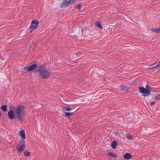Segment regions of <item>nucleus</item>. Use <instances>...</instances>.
Masks as SVG:
<instances>
[{
	"mask_svg": "<svg viewBox=\"0 0 160 160\" xmlns=\"http://www.w3.org/2000/svg\"><path fill=\"white\" fill-rule=\"evenodd\" d=\"M26 115L25 109L23 105H20L16 108L14 112L13 110H11L8 113V116L11 120L14 119L17 121L23 120Z\"/></svg>",
	"mask_w": 160,
	"mask_h": 160,
	"instance_id": "f257e3e1",
	"label": "nucleus"
},
{
	"mask_svg": "<svg viewBox=\"0 0 160 160\" xmlns=\"http://www.w3.org/2000/svg\"><path fill=\"white\" fill-rule=\"evenodd\" d=\"M37 71L40 76L42 78L47 79L50 77L51 71L49 68H47L46 65H42L38 67Z\"/></svg>",
	"mask_w": 160,
	"mask_h": 160,
	"instance_id": "f03ea898",
	"label": "nucleus"
},
{
	"mask_svg": "<svg viewBox=\"0 0 160 160\" xmlns=\"http://www.w3.org/2000/svg\"><path fill=\"white\" fill-rule=\"evenodd\" d=\"M138 89L140 92L143 94V96L147 97L150 95L152 89L151 87L148 85H146V88L143 87H139Z\"/></svg>",
	"mask_w": 160,
	"mask_h": 160,
	"instance_id": "7ed1b4c3",
	"label": "nucleus"
},
{
	"mask_svg": "<svg viewBox=\"0 0 160 160\" xmlns=\"http://www.w3.org/2000/svg\"><path fill=\"white\" fill-rule=\"evenodd\" d=\"M39 24V21L36 19L33 20L31 22V25L30 27L31 30L30 31L31 32L32 30L36 29L38 27Z\"/></svg>",
	"mask_w": 160,
	"mask_h": 160,
	"instance_id": "20e7f679",
	"label": "nucleus"
},
{
	"mask_svg": "<svg viewBox=\"0 0 160 160\" xmlns=\"http://www.w3.org/2000/svg\"><path fill=\"white\" fill-rule=\"evenodd\" d=\"M62 109L65 112V116L66 117L69 118L73 114V112H67L70 111L72 110L69 107H63Z\"/></svg>",
	"mask_w": 160,
	"mask_h": 160,
	"instance_id": "39448f33",
	"label": "nucleus"
},
{
	"mask_svg": "<svg viewBox=\"0 0 160 160\" xmlns=\"http://www.w3.org/2000/svg\"><path fill=\"white\" fill-rule=\"evenodd\" d=\"M75 0H64L61 4L60 7L62 8H65L71 5Z\"/></svg>",
	"mask_w": 160,
	"mask_h": 160,
	"instance_id": "423d86ee",
	"label": "nucleus"
},
{
	"mask_svg": "<svg viewBox=\"0 0 160 160\" xmlns=\"http://www.w3.org/2000/svg\"><path fill=\"white\" fill-rule=\"evenodd\" d=\"M19 135L22 139H26V135L25 131L23 130L20 131Z\"/></svg>",
	"mask_w": 160,
	"mask_h": 160,
	"instance_id": "0eeeda50",
	"label": "nucleus"
},
{
	"mask_svg": "<svg viewBox=\"0 0 160 160\" xmlns=\"http://www.w3.org/2000/svg\"><path fill=\"white\" fill-rule=\"evenodd\" d=\"M26 146H18L17 149L18 153H21L24 150Z\"/></svg>",
	"mask_w": 160,
	"mask_h": 160,
	"instance_id": "6e6552de",
	"label": "nucleus"
},
{
	"mask_svg": "<svg viewBox=\"0 0 160 160\" xmlns=\"http://www.w3.org/2000/svg\"><path fill=\"white\" fill-rule=\"evenodd\" d=\"M37 65L34 64L31 65L28 67L29 68V70L30 72L35 70L37 68Z\"/></svg>",
	"mask_w": 160,
	"mask_h": 160,
	"instance_id": "1a4fd4ad",
	"label": "nucleus"
},
{
	"mask_svg": "<svg viewBox=\"0 0 160 160\" xmlns=\"http://www.w3.org/2000/svg\"><path fill=\"white\" fill-rule=\"evenodd\" d=\"M124 158L126 159H130L132 157V155L129 153H127L123 156Z\"/></svg>",
	"mask_w": 160,
	"mask_h": 160,
	"instance_id": "9d476101",
	"label": "nucleus"
},
{
	"mask_svg": "<svg viewBox=\"0 0 160 160\" xmlns=\"http://www.w3.org/2000/svg\"><path fill=\"white\" fill-rule=\"evenodd\" d=\"M22 145L26 146L24 139H22L20 140L19 142L18 146Z\"/></svg>",
	"mask_w": 160,
	"mask_h": 160,
	"instance_id": "9b49d317",
	"label": "nucleus"
},
{
	"mask_svg": "<svg viewBox=\"0 0 160 160\" xmlns=\"http://www.w3.org/2000/svg\"><path fill=\"white\" fill-rule=\"evenodd\" d=\"M118 145V143L116 141H114L112 142L111 144V146L113 149H116Z\"/></svg>",
	"mask_w": 160,
	"mask_h": 160,
	"instance_id": "f8f14e48",
	"label": "nucleus"
},
{
	"mask_svg": "<svg viewBox=\"0 0 160 160\" xmlns=\"http://www.w3.org/2000/svg\"><path fill=\"white\" fill-rule=\"evenodd\" d=\"M160 67V61L158 62V64L156 66L153 67L151 68H148V69L149 70H152L153 69H157V68H158Z\"/></svg>",
	"mask_w": 160,
	"mask_h": 160,
	"instance_id": "ddd939ff",
	"label": "nucleus"
},
{
	"mask_svg": "<svg viewBox=\"0 0 160 160\" xmlns=\"http://www.w3.org/2000/svg\"><path fill=\"white\" fill-rule=\"evenodd\" d=\"M151 30L153 32L156 33H160V28H156V29H152Z\"/></svg>",
	"mask_w": 160,
	"mask_h": 160,
	"instance_id": "4468645a",
	"label": "nucleus"
},
{
	"mask_svg": "<svg viewBox=\"0 0 160 160\" xmlns=\"http://www.w3.org/2000/svg\"><path fill=\"white\" fill-rule=\"evenodd\" d=\"M108 155L112 158H115L117 157V155L115 153L112 152H109L108 153Z\"/></svg>",
	"mask_w": 160,
	"mask_h": 160,
	"instance_id": "2eb2a0df",
	"label": "nucleus"
},
{
	"mask_svg": "<svg viewBox=\"0 0 160 160\" xmlns=\"http://www.w3.org/2000/svg\"><path fill=\"white\" fill-rule=\"evenodd\" d=\"M121 88L122 90H126V91H128L129 89V88L128 87H125L123 85H122L121 86Z\"/></svg>",
	"mask_w": 160,
	"mask_h": 160,
	"instance_id": "dca6fc26",
	"label": "nucleus"
},
{
	"mask_svg": "<svg viewBox=\"0 0 160 160\" xmlns=\"http://www.w3.org/2000/svg\"><path fill=\"white\" fill-rule=\"evenodd\" d=\"M23 154L26 157H28L31 155V153L28 151H25L23 152Z\"/></svg>",
	"mask_w": 160,
	"mask_h": 160,
	"instance_id": "f3484780",
	"label": "nucleus"
},
{
	"mask_svg": "<svg viewBox=\"0 0 160 160\" xmlns=\"http://www.w3.org/2000/svg\"><path fill=\"white\" fill-rule=\"evenodd\" d=\"M96 26L99 28H100L102 29V27L101 26V24L99 22H95Z\"/></svg>",
	"mask_w": 160,
	"mask_h": 160,
	"instance_id": "a211bd4d",
	"label": "nucleus"
},
{
	"mask_svg": "<svg viewBox=\"0 0 160 160\" xmlns=\"http://www.w3.org/2000/svg\"><path fill=\"white\" fill-rule=\"evenodd\" d=\"M126 136L127 138L129 140H132L133 139V137L131 134L126 135Z\"/></svg>",
	"mask_w": 160,
	"mask_h": 160,
	"instance_id": "6ab92c4d",
	"label": "nucleus"
},
{
	"mask_svg": "<svg viewBox=\"0 0 160 160\" xmlns=\"http://www.w3.org/2000/svg\"><path fill=\"white\" fill-rule=\"evenodd\" d=\"M1 109L4 111H7V107L6 105H3L1 107Z\"/></svg>",
	"mask_w": 160,
	"mask_h": 160,
	"instance_id": "aec40b11",
	"label": "nucleus"
},
{
	"mask_svg": "<svg viewBox=\"0 0 160 160\" xmlns=\"http://www.w3.org/2000/svg\"><path fill=\"white\" fill-rule=\"evenodd\" d=\"M28 72H30L28 67H25L23 69V72L24 73H27Z\"/></svg>",
	"mask_w": 160,
	"mask_h": 160,
	"instance_id": "412c9836",
	"label": "nucleus"
},
{
	"mask_svg": "<svg viewBox=\"0 0 160 160\" xmlns=\"http://www.w3.org/2000/svg\"><path fill=\"white\" fill-rule=\"evenodd\" d=\"M82 5L81 4H78L76 6V8L80 9L81 8Z\"/></svg>",
	"mask_w": 160,
	"mask_h": 160,
	"instance_id": "4be33fe9",
	"label": "nucleus"
},
{
	"mask_svg": "<svg viewBox=\"0 0 160 160\" xmlns=\"http://www.w3.org/2000/svg\"><path fill=\"white\" fill-rule=\"evenodd\" d=\"M155 99L157 100H160V94L156 97Z\"/></svg>",
	"mask_w": 160,
	"mask_h": 160,
	"instance_id": "5701e85b",
	"label": "nucleus"
},
{
	"mask_svg": "<svg viewBox=\"0 0 160 160\" xmlns=\"http://www.w3.org/2000/svg\"><path fill=\"white\" fill-rule=\"evenodd\" d=\"M157 62H155V63H153V64H151V65H150L149 66H153V65H155V64L157 63Z\"/></svg>",
	"mask_w": 160,
	"mask_h": 160,
	"instance_id": "b1692460",
	"label": "nucleus"
},
{
	"mask_svg": "<svg viewBox=\"0 0 160 160\" xmlns=\"http://www.w3.org/2000/svg\"><path fill=\"white\" fill-rule=\"evenodd\" d=\"M155 103V102H152L151 103V106H152V105H153Z\"/></svg>",
	"mask_w": 160,
	"mask_h": 160,
	"instance_id": "393cba45",
	"label": "nucleus"
},
{
	"mask_svg": "<svg viewBox=\"0 0 160 160\" xmlns=\"http://www.w3.org/2000/svg\"><path fill=\"white\" fill-rule=\"evenodd\" d=\"M1 113L0 112V117H1Z\"/></svg>",
	"mask_w": 160,
	"mask_h": 160,
	"instance_id": "a878e982",
	"label": "nucleus"
}]
</instances>
